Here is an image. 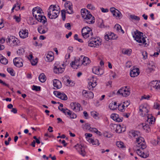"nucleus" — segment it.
<instances>
[{
	"label": "nucleus",
	"instance_id": "obj_58",
	"mask_svg": "<svg viewBox=\"0 0 160 160\" xmlns=\"http://www.w3.org/2000/svg\"><path fill=\"white\" fill-rule=\"evenodd\" d=\"M83 113L85 119H87L89 118L87 112L84 111Z\"/></svg>",
	"mask_w": 160,
	"mask_h": 160
},
{
	"label": "nucleus",
	"instance_id": "obj_55",
	"mask_svg": "<svg viewBox=\"0 0 160 160\" xmlns=\"http://www.w3.org/2000/svg\"><path fill=\"white\" fill-rule=\"evenodd\" d=\"M71 115H70L69 118H71L74 119L76 118L77 115L74 113H72V112H71Z\"/></svg>",
	"mask_w": 160,
	"mask_h": 160
},
{
	"label": "nucleus",
	"instance_id": "obj_51",
	"mask_svg": "<svg viewBox=\"0 0 160 160\" xmlns=\"http://www.w3.org/2000/svg\"><path fill=\"white\" fill-rule=\"evenodd\" d=\"M90 142L92 143L93 145H96L98 143V141L96 140H94L93 139H90V141H89Z\"/></svg>",
	"mask_w": 160,
	"mask_h": 160
},
{
	"label": "nucleus",
	"instance_id": "obj_60",
	"mask_svg": "<svg viewBox=\"0 0 160 160\" xmlns=\"http://www.w3.org/2000/svg\"><path fill=\"white\" fill-rule=\"evenodd\" d=\"M81 56L80 57V58H79L78 59H75L74 60V61H73L72 62H75V63H78L79 62H81Z\"/></svg>",
	"mask_w": 160,
	"mask_h": 160
},
{
	"label": "nucleus",
	"instance_id": "obj_28",
	"mask_svg": "<svg viewBox=\"0 0 160 160\" xmlns=\"http://www.w3.org/2000/svg\"><path fill=\"white\" fill-rule=\"evenodd\" d=\"M53 59V53L52 52H48L46 56V61L48 62H51Z\"/></svg>",
	"mask_w": 160,
	"mask_h": 160
},
{
	"label": "nucleus",
	"instance_id": "obj_21",
	"mask_svg": "<svg viewBox=\"0 0 160 160\" xmlns=\"http://www.w3.org/2000/svg\"><path fill=\"white\" fill-rule=\"evenodd\" d=\"M19 34L20 38H25L28 37V30L26 29H22L19 32Z\"/></svg>",
	"mask_w": 160,
	"mask_h": 160
},
{
	"label": "nucleus",
	"instance_id": "obj_15",
	"mask_svg": "<svg viewBox=\"0 0 160 160\" xmlns=\"http://www.w3.org/2000/svg\"><path fill=\"white\" fill-rule=\"evenodd\" d=\"M13 62L15 66L18 67L23 66L22 60L20 58H16L13 59Z\"/></svg>",
	"mask_w": 160,
	"mask_h": 160
},
{
	"label": "nucleus",
	"instance_id": "obj_43",
	"mask_svg": "<svg viewBox=\"0 0 160 160\" xmlns=\"http://www.w3.org/2000/svg\"><path fill=\"white\" fill-rule=\"evenodd\" d=\"M83 129L86 130H88L90 131L91 127H90V124L88 123H86L83 127Z\"/></svg>",
	"mask_w": 160,
	"mask_h": 160
},
{
	"label": "nucleus",
	"instance_id": "obj_44",
	"mask_svg": "<svg viewBox=\"0 0 160 160\" xmlns=\"http://www.w3.org/2000/svg\"><path fill=\"white\" fill-rule=\"evenodd\" d=\"M153 120H155V118H153V117L151 116V117L150 118L149 117V116H148V119H147V122H148L149 124H152L153 123Z\"/></svg>",
	"mask_w": 160,
	"mask_h": 160
},
{
	"label": "nucleus",
	"instance_id": "obj_25",
	"mask_svg": "<svg viewBox=\"0 0 160 160\" xmlns=\"http://www.w3.org/2000/svg\"><path fill=\"white\" fill-rule=\"evenodd\" d=\"M54 72L56 73H62L64 70V68H62L59 66H54L53 68Z\"/></svg>",
	"mask_w": 160,
	"mask_h": 160
},
{
	"label": "nucleus",
	"instance_id": "obj_3",
	"mask_svg": "<svg viewBox=\"0 0 160 160\" xmlns=\"http://www.w3.org/2000/svg\"><path fill=\"white\" fill-rule=\"evenodd\" d=\"M56 6L51 5L48 9V16L50 19H55L57 18L60 13V10L56 9Z\"/></svg>",
	"mask_w": 160,
	"mask_h": 160
},
{
	"label": "nucleus",
	"instance_id": "obj_6",
	"mask_svg": "<svg viewBox=\"0 0 160 160\" xmlns=\"http://www.w3.org/2000/svg\"><path fill=\"white\" fill-rule=\"evenodd\" d=\"M90 39L88 41V45L91 47H96L100 44V42L96 38L93 37V35L90 37Z\"/></svg>",
	"mask_w": 160,
	"mask_h": 160
},
{
	"label": "nucleus",
	"instance_id": "obj_57",
	"mask_svg": "<svg viewBox=\"0 0 160 160\" xmlns=\"http://www.w3.org/2000/svg\"><path fill=\"white\" fill-rule=\"evenodd\" d=\"M118 109L119 111H120L122 112H123L125 110L124 108H122L121 107V106H120V105H118Z\"/></svg>",
	"mask_w": 160,
	"mask_h": 160
},
{
	"label": "nucleus",
	"instance_id": "obj_27",
	"mask_svg": "<svg viewBox=\"0 0 160 160\" xmlns=\"http://www.w3.org/2000/svg\"><path fill=\"white\" fill-rule=\"evenodd\" d=\"M137 153L140 156L144 158H146L149 156L148 153H145L144 152H142L140 150V148L137 149Z\"/></svg>",
	"mask_w": 160,
	"mask_h": 160
},
{
	"label": "nucleus",
	"instance_id": "obj_29",
	"mask_svg": "<svg viewBox=\"0 0 160 160\" xmlns=\"http://www.w3.org/2000/svg\"><path fill=\"white\" fill-rule=\"evenodd\" d=\"M92 71L93 72L96 74L101 75L103 74V70L102 69H100L99 67H95L94 68Z\"/></svg>",
	"mask_w": 160,
	"mask_h": 160
},
{
	"label": "nucleus",
	"instance_id": "obj_59",
	"mask_svg": "<svg viewBox=\"0 0 160 160\" xmlns=\"http://www.w3.org/2000/svg\"><path fill=\"white\" fill-rule=\"evenodd\" d=\"M85 135L87 139H88L89 138L91 137L92 136V134L88 133H86L85 134Z\"/></svg>",
	"mask_w": 160,
	"mask_h": 160
},
{
	"label": "nucleus",
	"instance_id": "obj_63",
	"mask_svg": "<svg viewBox=\"0 0 160 160\" xmlns=\"http://www.w3.org/2000/svg\"><path fill=\"white\" fill-rule=\"evenodd\" d=\"M23 51V48L19 49L17 51V52L18 54H20L22 53V52Z\"/></svg>",
	"mask_w": 160,
	"mask_h": 160
},
{
	"label": "nucleus",
	"instance_id": "obj_19",
	"mask_svg": "<svg viewBox=\"0 0 160 160\" xmlns=\"http://www.w3.org/2000/svg\"><path fill=\"white\" fill-rule=\"evenodd\" d=\"M110 127L112 129V128H113V130L117 133H120L122 132L121 126L120 125L112 124L110 125Z\"/></svg>",
	"mask_w": 160,
	"mask_h": 160
},
{
	"label": "nucleus",
	"instance_id": "obj_36",
	"mask_svg": "<svg viewBox=\"0 0 160 160\" xmlns=\"http://www.w3.org/2000/svg\"><path fill=\"white\" fill-rule=\"evenodd\" d=\"M109 108L111 110H115L117 108V102H114L110 103L109 105Z\"/></svg>",
	"mask_w": 160,
	"mask_h": 160
},
{
	"label": "nucleus",
	"instance_id": "obj_12",
	"mask_svg": "<svg viewBox=\"0 0 160 160\" xmlns=\"http://www.w3.org/2000/svg\"><path fill=\"white\" fill-rule=\"evenodd\" d=\"M150 85L151 87L160 92V81H153L150 82Z\"/></svg>",
	"mask_w": 160,
	"mask_h": 160
},
{
	"label": "nucleus",
	"instance_id": "obj_23",
	"mask_svg": "<svg viewBox=\"0 0 160 160\" xmlns=\"http://www.w3.org/2000/svg\"><path fill=\"white\" fill-rule=\"evenodd\" d=\"M81 65L83 64L84 65H86L89 64L90 62L89 58L87 57H86L83 56H81Z\"/></svg>",
	"mask_w": 160,
	"mask_h": 160
},
{
	"label": "nucleus",
	"instance_id": "obj_35",
	"mask_svg": "<svg viewBox=\"0 0 160 160\" xmlns=\"http://www.w3.org/2000/svg\"><path fill=\"white\" fill-rule=\"evenodd\" d=\"M132 135L136 139L140 135V132L138 131H132L131 132Z\"/></svg>",
	"mask_w": 160,
	"mask_h": 160
},
{
	"label": "nucleus",
	"instance_id": "obj_48",
	"mask_svg": "<svg viewBox=\"0 0 160 160\" xmlns=\"http://www.w3.org/2000/svg\"><path fill=\"white\" fill-rule=\"evenodd\" d=\"M20 5L19 3L17 2L14 5V8H15V9L16 11H18L20 9Z\"/></svg>",
	"mask_w": 160,
	"mask_h": 160
},
{
	"label": "nucleus",
	"instance_id": "obj_18",
	"mask_svg": "<svg viewBox=\"0 0 160 160\" xmlns=\"http://www.w3.org/2000/svg\"><path fill=\"white\" fill-rule=\"evenodd\" d=\"M53 94L57 97L63 100H66L68 99L67 96L64 93H62L59 92L54 91L53 92Z\"/></svg>",
	"mask_w": 160,
	"mask_h": 160
},
{
	"label": "nucleus",
	"instance_id": "obj_54",
	"mask_svg": "<svg viewBox=\"0 0 160 160\" xmlns=\"http://www.w3.org/2000/svg\"><path fill=\"white\" fill-rule=\"evenodd\" d=\"M87 7L88 9L92 10H94L95 9V7L91 4H88Z\"/></svg>",
	"mask_w": 160,
	"mask_h": 160
},
{
	"label": "nucleus",
	"instance_id": "obj_38",
	"mask_svg": "<svg viewBox=\"0 0 160 160\" xmlns=\"http://www.w3.org/2000/svg\"><path fill=\"white\" fill-rule=\"evenodd\" d=\"M0 62L3 64H6L8 63V60L2 56L0 58Z\"/></svg>",
	"mask_w": 160,
	"mask_h": 160
},
{
	"label": "nucleus",
	"instance_id": "obj_32",
	"mask_svg": "<svg viewBox=\"0 0 160 160\" xmlns=\"http://www.w3.org/2000/svg\"><path fill=\"white\" fill-rule=\"evenodd\" d=\"M96 82H93L90 81L88 83V88L89 90H93L94 88L96 87Z\"/></svg>",
	"mask_w": 160,
	"mask_h": 160
},
{
	"label": "nucleus",
	"instance_id": "obj_47",
	"mask_svg": "<svg viewBox=\"0 0 160 160\" xmlns=\"http://www.w3.org/2000/svg\"><path fill=\"white\" fill-rule=\"evenodd\" d=\"M119 116L118 114H112L111 115V118L114 121H116L117 118H118Z\"/></svg>",
	"mask_w": 160,
	"mask_h": 160
},
{
	"label": "nucleus",
	"instance_id": "obj_33",
	"mask_svg": "<svg viewBox=\"0 0 160 160\" xmlns=\"http://www.w3.org/2000/svg\"><path fill=\"white\" fill-rule=\"evenodd\" d=\"M58 109L59 110H60V111H61L62 112H63L65 114H67L69 115V117L70 116V115H71V111H70L67 108H66V109H64L63 108L60 109L59 107L58 108Z\"/></svg>",
	"mask_w": 160,
	"mask_h": 160
},
{
	"label": "nucleus",
	"instance_id": "obj_39",
	"mask_svg": "<svg viewBox=\"0 0 160 160\" xmlns=\"http://www.w3.org/2000/svg\"><path fill=\"white\" fill-rule=\"evenodd\" d=\"M130 20L139 21L140 20V18L139 17L135 16V15H130Z\"/></svg>",
	"mask_w": 160,
	"mask_h": 160
},
{
	"label": "nucleus",
	"instance_id": "obj_64",
	"mask_svg": "<svg viewBox=\"0 0 160 160\" xmlns=\"http://www.w3.org/2000/svg\"><path fill=\"white\" fill-rule=\"evenodd\" d=\"M91 115L94 118H95L97 117V115L96 113V112H91Z\"/></svg>",
	"mask_w": 160,
	"mask_h": 160
},
{
	"label": "nucleus",
	"instance_id": "obj_40",
	"mask_svg": "<svg viewBox=\"0 0 160 160\" xmlns=\"http://www.w3.org/2000/svg\"><path fill=\"white\" fill-rule=\"evenodd\" d=\"M142 127L144 130H146V131L149 132L150 130V128L148 125L147 124H142Z\"/></svg>",
	"mask_w": 160,
	"mask_h": 160
},
{
	"label": "nucleus",
	"instance_id": "obj_17",
	"mask_svg": "<svg viewBox=\"0 0 160 160\" xmlns=\"http://www.w3.org/2000/svg\"><path fill=\"white\" fill-rule=\"evenodd\" d=\"M110 11L111 12L113 15L119 18L122 17V14L121 12L118 10L114 8H112L110 9Z\"/></svg>",
	"mask_w": 160,
	"mask_h": 160
},
{
	"label": "nucleus",
	"instance_id": "obj_8",
	"mask_svg": "<svg viewBox=\"0 0 160 160\" xmlns=\"http://www.w3.org/2000/svg\"><path fill=\"white\" fill-rule=\"evenodd\" d=\"M130 93V90L127 88V86L121 88L117 92V94H119L124 97H127L129 96Z\"/></svg>",
	"mask_w": 160,
	"mask_h": 160
},
{
	"label": "nucleus",
	"instance_id": "obj_46",
	"mask_svg": "<svg viewBox=\"0 0 160 160\" xmlns=\"http://www.w3.org/2000/svg\"><path fill=\"white\" fill-rule=\"evenodd\" d=\"M116 145L119 148H123L124 147V144L123 142H116Z\"/></svg>",
	"mask_w": 160,
	"mask_h": 160
},
{
	"label": "nucleus",
	"instance_id": "obj_1",
	"mask_svg": "<svg viewBox=\"0 0 160 160\" xmlns=\"http://www.w3.org/2000/svg\"><path fill=\"white\" fill-rule=\"evenodd\" d=\"M81 12L84 23L88 24H92L94 23V17L87 9H82L81 10Z\"/></svg>",
	"mask_w": 160,
	"mask_h": 160
},
{
	"label": "nucleus",
	"instance_id": "obj_14",
	"mask_svg": "<svg viewBox=\"0 0 160 160\" xmlns=\"http://www.w3.org/2000/svg\"><path fill=\"white\" fill-rule=\"evenodd\" d=\"M82 93V96L87 98H92L94 97V94L92 92L85 90H83Z\"/></svg>",
	"mask_w": 160,
	"mask_h": 160
},
{
	"label": "nucleus",
	"instance_id": "obj_37",
	"mask_svg": "<svg viewBox=\"0 0 160 160\" xmlns=\"http://www.w3.org/2000/svg\"><path fill=\"white\" fill-rule=\"evenodd\" d=\"M71 67L74 69H77L78 66L81 65V63L79 62L78 63H75V62H72L70 64Z\"/></svg>",
	"mask_w": 160,
	"mask_h": 160
},
{
	"label": "nucleus",
	"instance_id": "obj_2",
	"mask_svg": "<svg viewBox=\"0 0 160 160\" xmlns=\"http://www.w3.org/2000/svg\"><path fill=\"white\" fill-rule=\"evenodd\" d=\"M32 11L33 17L38 21L42 23L43 24L47 22L46 17L41 15L42 10L40 8L35 7L33 8Z\"/></svg>",
	"mask_w": 160,
	"mask_h": 160
},
{
	"label": "nucleus",
	"instance_id": "obj_62",
	"mask_svg": "<svg viewBox=\"0 0 160 160\" xmlns=\"http://www.w3.org/2000/svg\"><path fill=\"white\" fill-rule=\"evenodd\" d=\"M101 10L102 12H107L108 11V9H104L103 8H101Z\"/></svg>",
	"mask_w": 160,
	"mask_h": 160
},
{
	"label": "nucleus",
	"instance_id": "obj_31",
	"mask_svg": "<svg viewBox=\"0 0 160 160\" xmlns=\"http://www.w3.org/2000/svg\"><path fill=\"white\" fill-rule=\"evenodd\" d=\"M68 78V77L65 76L62 78V82L67 86L70 85V83L71 82V81L69 80ZM71 85H72V84H71Z\"/></svg>",
	"mask_w": 160,
	"mask_h": 160
},
{
	"label": "nucleus",
	"instance_id": "obj_42",
	"mask_svg": "<svg viewBox=\"0 0 160 160\" xmlns=\"http://www.w3.org/2000/svg\"><path fill=\"white\" fill-rule=\"evenodd\" d=\"M61 12L62 20L65 21L66 19L65 13H66V11L65 10H63L61 11Z\"/></svg>",
	"mask_w": 160,
	"mask_h": 160
},
{
	"label": "nucleus",
	"instance_id": "obj_61",
	"mask_svg": "<svg viewBox=\"0 0 160 160\" xmlns=\"http://www.w3.org/2000/svg\"><path fill=\"white\" fill-rule=\"evenodd\" d=\"M4 27V24L3 23V21L1 19L0 21V29Z\"/></svg>",
	"mask_w": 160,
	"mask_h": 160
},
{
	"label": "nucleus",
	"instance_id": "obj_20",
	"mask_svg": "<svg viewBox=\"0 0 160 160\" xmlns=\"http://www.w3.org/2000/svg\"><path fill=\"white\" fill-rule=\"evenodd\" d=\"M7 42H9L11 45L14 46L17 45V42H18V40L16 38H15V37H12L11 38H8Z\"/></svg>",
	"mask_w": 160,
	"mask_h": 160
},
{
	"label": "nucleus",
	"instance_id": "obj_53",
	"mask_svg": "<svg viewBox=\"0 0 160 160\" xmlns=\"http://www.w3.org/2000/svg\"><path fill=\"white\" fill-rule=\"evenodd\" d=\"M114 28L116 29L117 31L119 32H120V30L122 28L120 25L117 24L115 25Z\"/></svg>",
	"mask_w": 160,
	"mask_h": 160
},
{
	"label": "nucleus",
	"instance_id": "obj_11",
	"mask_svg": "<svg viewBox=\"0 0 160 160\" xmlns=\"http://www.w3.org/2000/svg\"><path fill=\"white\" fill-rule=\"evenodd\" d=\"M65 7L66 11V13L72 14L73 13L72 9V4L70 2H67L65 4Z\"/></svg>",
	"mask_w": 160,
	"mask_h": 160
},
{
	"label": "nucleus",
	"instance_id": "obj_16",
	"mask_svg": "<svg viewBox=\"0 0 160 160\" xmlns=\"http://www.w3.org/2000/svg\"><path fill=\"white\" fill-rule=\"evenodd\" d=\"M71 108L73 111L75 112L80 111L81 105L78 103L75 102H72L70 104Z\"/></svg>",
	"mask_w": 160,
	"mask_h": 160
},
{
	"label": "nucleus",
	"instance_id": "obj_9",
	"mask_svg": "<svg viewBox=\"0 0 160 160\" xmlns=\"http://www.w3.org/2000/svg\"><path fill=\"white\" fill-rule=\"evenodd\" d=\"M118 36L116 35L111 32H106L104 36V39L107 41H108L109 40H116Z\"/></svg>",
	"mask_w": 160,
	"mask_h": 160
},
{
	"label": "nucleus",
	"instance_id": "obj_45",
	"mask_svg": "<svg viewBox=\"0 0 160 160\" xmlns=\"http://www.w3.org/2000/svg\"><path fill=\"white\" fill-rule=\"evenodd\" d=\"M38 62V58H36L34 60L32 59L31 60V62L32 65L34 66L36 65Z\"/></svg>",
	"mask_w": 160,
	"mask_h": 160
},
{
	"label": "nucleus",
	"instance_id": "obj_22",
	"mask_svg": "<svg viewBox=\"0 0 160 160\" xmlns=\"http://www.w3.org/2000/svg\"><path fill=\"white\" fill-rule=\"evenodd\" d=\"M38 30L40 33L43 34L48 32V28L46 26L41 25L38 27Z\"/></svg>",
	"mask_w": 160,
	"mask_h": 160
},
{
	"label": "nucleus",
	"instance_id": "obj_13",
	"mask_svg": "<svg viewBox=\"0 0 160 160\" xmlns=\"http://www.w3.org/2000/svg\"><path fill=\"white\" fill-rule=\"evenodd\" d=\"M75 147H76V149L80 154L83 157L85 156L86 153L84 148L81 144H77Z\"/></svg>",
	"mask_w": 160,
	"mask_h": 160
},
{
	"label": "nucleus",
	"instance_id": "obj_7",
	"mask_svg": "<svg viewBox=\"0 0 160 160\" xmlns=\"http://www.w3.org/2000/svg\"><path fill=\"white\" fill-rule=\"evenodd\" d=\"M136 141L137 143V144L136 145L137 147L142 149H145L146 148L147 146L144 139L143 138L139 137L136 138Z\"/></svg>",
	"mask_w": 160,
	"mask_h": 160
},
{
	"label": "nucleus",
	"instance_id": "obj_56",
	"mask_svg": "<svg viewBox=\"0 0 160 160\" xmlns=\"http://www.w3.org/2000/svg\"><path fill=\"white\" fill-rule=\"evenodd\" d=\"M65 27L68 30H71V25L70 23H67L65 24Z\"/></svg>",
	"mask_w": 160,
	"mask_h": 160
},
{
	"label": "nucleus",
	"instance_id": "obj_4",
	"mask_svg": "<svg viewBox=\"0 0 160 160\" xmlns=\"http://www.w3.org/2000/svg\"><path fill=\"white\" fill-rule=\"evenodd\" d=\"M142 33L138 31L137 30L132 32L133 37L135 40L138 43L144 44L145 46H148V45L146 43L145 37L141 35Z\"/></svg>",
	"mask_w": 160,
	"mask_h": 160
},
{
	"label": "nucleus",
	"instance_id": "obj_52",
	"mask_svg": "<svg viewBox=\"0 0 160 160\" xmlns=\"http://www.w3.org/2000/svg\"><path fill=\"white\" fill-rule=\"evenodd\" d=\"M142 55L143 56V58L146 59L147 58L148 54L147 52L145 51H144L142 52Z\"/></svg>",
	"mask_w": 160,
	"mask_h": 160
},
{
	"label": "nucleus",
	"instance_id": "obj_41",
	"mask_svg": "<svg viewBox=\"0 0 160 160\" xmlns=\"http://www.w3.org/2000/svg\"><path fill=\"white\" fill-rule=\"evenodd\" d=\"M131 50H125L123 49L122 50L123 54H127L128 55H130L131 53Z\"/></svg>",
	"mask_w": 160,
	"mask_h": 160
},
{
	"label": "nucleus",
	"instance_id": "obj_5",
	"mask_svg": "<svg viewBox=\"0 0 160 160\" xmlns=\"http://www.w3.org/2000/svg\"><path fill=\"white\" fill-rule=\"evenodd\" d=\"M82 35L84 38L87 39L93 35L91 29L88 27H83L82 30Z\"/></svg>",
	"mask_w": 160,
	"mask_h": 160
},
{
	"label": "nucleus",
	"instance_id": "obj_24",
	"mask_svg": "<svg viewBox=\"0 0 160 160\" xmlns=\"http://www.w3.org/2000/svg\"><path fill=\"white\" fill-rule=\"evenodd\" d=\"M139 73V69L138 68L133 69L130 71V76L132 77L138 76Z\"/></svg>",
	"mask_w": 160,
	"mask_h": 160
},
{
	"label": "nucleus",
	"instance_id": "obj_10",
	"mask_svg": "<svg viewBox=\"0 0 160 160\" xmlns=\"http://www.w3.org/2000/svg\"><path fill=\"white\" fill-rule=\"evenodd\" d=\"M139 113L140 115L142 117H144L147 115L148 111L145 105H141L139 107Z\"/></svg>",
	"mask_w": 160,
	"mask_h": 160
},
{
	"label": "nucleus",
	"instance_id": "obj_50",
	"mask_svg": "<svg viewBox=\"0 0 160 160\" xmlns=\"http://www.w3.org/2000/svg\"><path fill=\"white\" fill-rule=\"evenodd\" d=\"M32 89L33 90H35L36 91H40L41 89V88L39 86H37L35 85L32 86Z\"/></svg>",
	"mask_w": 160,
	"mask_h": 160
},
{
	"label": "nucleus",
	"instance_id": "obj_30",
	"mask_svg": "<svg viewBox=\"0 0 160 160\" xmlns=\"http://www.w3.org/2000/svg\"><path fill=\"white\" fill-rule=\"evenodd\" d=\"M155 66L152 63H149L148 65V68L146 71L147 73H149L154 71Z\"/></svg>",
	"mask_w": 160,
	"mask_h": 160
},
{
	"label": "nucleus",
	"instance_id": "obj_26",
	"mask_svg": "<svg viewBox=\"0 0 160 160\" xmlns=\"http://www.w3.org/2000/svg\"><path fill=\"white\" fill-rule=\"evenodd\" d=\"M53 85L56 89H58L62 87L61 82L58 80L54 79L53 81Z\"/></svg>",
	"mask_w": 160,
	"mask_h": 160
},
{
	"label": "nucleus",
	"instance_id": "obj_34",
	"mask_svg": "<svg viewBox=\"0 0 160 160\" xmlns=\"http://www.w3.org/2000/svg\"><path fill=\"white\" fill-rule=\"evenodd\" d=\"M38 78L40 82H44L46 79V77L43 73H41Z\"/></svg>",
	"mask_w": 160,
	"mask_h": 160
},
{
	"label": "nucleus",
	"instance_id": "obj_49",
	"mask_svg": "<svg viewBox=\"0 0 160 160\" xmlns=\"http://www.w3.org/2000/svg\"><path fill=\"white\" fill-rule=\"evenodd\" d=\"M7 71L12 76H14V73L13 69L10 68H8Z\"/></svg>",
	"mask_w": 160,
	"mask_h": 160
}]
</instances>
